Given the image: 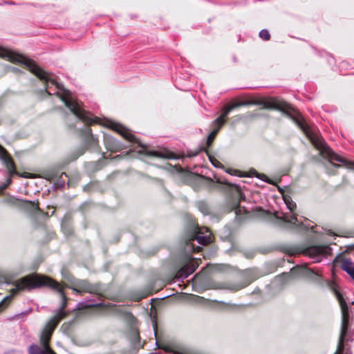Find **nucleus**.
Here are the masks:
<instances>
[{"mask_svg": "<svg viewBox=\"0 0 354 354\" xmlns=\"http://www.w3.org/2000/svg\"><path fill=\"white\" fill-rule=\"evenodd\" d=\"M43 286L51 288L58 292L61 295L62 304L56 315L47 322L41 334L40 342L43 348L32 345L29 348V354H57L50 348L49 342L58 324L66 316V312L64 310L66 307V297L61 284L49 277L38 274H32L24 277V290L25 288H38Z\"/></svg>", "mask_w": 354, "mask_h": 354, "instance_id": "f257e3e1", "label": "nucleus"}, {"mask_svg": "<svg viewBox=\"0 0 354 354\" xmlns=\"http://www.w3.org/2000/svg\"><path fill=\"white\" fill-rule=\"evenodd\" d=\"M259 104L262 105L265 109H273L281 111L288 114H293V120L308 138L312 144L319 151L320 154L324 158L328 159L330 162H332V161L339 162L348 168L354 167V162L348 161L346 158L335 153L326 145L322 137L316 132L313 127L310 126L305 121L303 117L297 113L291 105L278 98L264 100L261 101Z\"/></svg>", "mask_w": 354, "mask_h": 354, "instance_id": "f03ea898", "label": "nucleus"}, {"mask_svg": "<svg viewBox=\"0 0 354 354\" xmlns=\"http://www.w3.org/2000/svg\"><path fill=\"white\" fill-rule=\"evenodd\" d=\"M24 67L27 68L32 73L39 78L45 86V90L48 95H57L64 102L66 107L76 116L86 124L97 122L98 118L93 119L92 115L84 110L80 102L74 98L72 93L64 89L62 85L55 79V76L49 74L39 68L32 59L24 55Z\"/></svg>", "mask_w": 354, "mask_h": 354, "instance_id": "7ed1b4c3", "label": "nucleus"}, {"mask_svg": "<svg viewBox=\"0 0 354 354\" xmlns=\"http://www.w3.org/2000/svg\"><path fill=\"white\" fill-rule=\"evenodd\" d=\"M212 233L207 227H199L194 221H192L186 240V250L188 252L199 251L201 248H195L192 243L194 240L201 245H206L212 242Z\"/></svg>", "mask_w": 354, "mask_h": 354, "instance_id": "20e7f679", "label": "nucleus"}, {"mask_svg": "<svg viewBox=\"0 0 354 354\" xmlns=\"http://www.w3.org/2000/svg\"><path fill=\"white\" fill-rule=\"evenodd\" d=\"M283 198L290 212H275L274 217L284 224H288L292 227H301L302 222L298 219L297 214L295 213V210L297 208L296 203L289 196L283 195Z\"/></svg>", "mask_w": 354, "mask_h": 354, "instance_id": "39448f33", "label": "nucleus"}, {"mask_svg": "<svg viewBox=\"0 0 354 354\" xmlns=\"http://www.w3.org/2000/svg\"><path fill=\"white\" fill-rule=\"evenodd\" d=\"M335 293L342 310V326L337 346V352L340 353L343 349V343L347 335L348 327L350 323V316L347 304L342 295L337 290H335Z\"/></svg>", "mask_w": 354, "mask_h": 354, "instance_id": "423d86ee", "label": "nucleus"}, {"mask_svg": "<svg viewBox=\"0 0 354 354\" xmlns=\"http://www.w3.org/2000/svg\"><path fill=\"white\" fill-rule=\"evenodd\" d=\"M0 160L2 161L3 164L6 167L10 176H11L13 174H17L14 162H13L11 156L8 153V151L6 150V149L3 148L1 145H0ZM10 183H11V178H10V177H9L7 180V182L0 187V190L2 191L4 189H6L10 184Z\"/></svg>", "mask_w": 354, "mask_h": 354, "instance_id": "0eeeda50", "label": "nucleus"}, {"mask_svg": "<svg viewBox=\"0 0 354 354\" xmlns=\"http://www.w3.org/2000/svg\"><path fill=\"white\" fill-rule=\"evenodd\" d=\"M330 248L328 246L313 245L306 248L304 254L313 259L315 262H319L323 256L330 252Z\"/></svg>", "mask_w": 354, "mask_h": 354, "instance_id": "6e6552de", "label": "nucleus"}, {"mask_svg": "<svg viewBox=\"0 0 354 354\" xmlns=\"http://www.w3.org/2000/svg\"><path fill=\"white\" fill-rule=\"evenodd\" d=\"M104 125L119 133L126 140H129V142H138L136 137L120 124L114 122L111 120H106Z\"/></svg>", "mask_w": 354, "mask_h": 354, "instance_id": "1a4fd4ad", "label": "nucleus"}, {"mask_svg": "<svg viewBox=\"0 0 354 354\" xmlns=\"http://www.w3.org/2000/svg\"><path fill=\"white\" fill-rule=\"evenodd\" d=\"M253 102L250 101H241L236 103L227 104L223 107L221 115L218 118L216 119V122H220L221 124L225 123V118L227 116V115L230 113L231 111H233L234 109L241 106L251 104Z\"/></svg>", "mask_w": 354, "mask_h": 354, "instance_id": "9d476101", "label": "nucleus"}, {"mask_svg": "<svg viewBox=\"0 0 354 354\" xmlns=\"http://www.w3.org/2000/svg\"><path fill=\"white\" fill-rule=\"evenodd\" d=\"M198 266V263L197 262L194 260L190 261L178 271L176 277L186 279L196 270Z\"/></svg>", "mask_w": 354, "mask_h": 354, "instance_id": "9b49d317", "label": "nucleus"}, {"mask_svg": "<svg viewBox=\"0 0 354 354\" xmlns=\"http://www.w3.org/2000/svg\"><path fill=\"white\" fill-rule=\"evenodd\" d=\"M0 57L7 59L15 64L22 62V55L1 47H0Z\"/></svg>", "mask_w": 354, "mask_h": 354, "instance_id": "f8f14e48", "label": "nucleus"}, {"mask_svg": "<svg viewBox=\"0 0 354 354\" xmlns=\"http://www.w3.org/2000/svg\"><path fill=\"white\" fill-rule=\"evenodd\" d=\"M142 147L143 148L142 153H144L147 156L167 159L175 158L174 154L165 149L159 151H147L145 149L144 146H142ZM139 152L141 153V151H139Z\"/></svg>", "mask_w": 354, "mask_h": 354, "instance_id": "ddd939ff", "label": "nucleus"}, {"mask_svg": "<svg viewBox=\"0 0 354 354\" xmlns=\"http://www.w3.org/2000/svg\"><path fill=\"white\" fill-rule=\"evenodd\" d=\"M71 288L77 292H92L93 289L88 281L84 280L75 281Z\"/></svg>", "mask_w": 354, "mask_h": 354, "instance_id": "4468645a", "label": "nucleus"}, {"mask_svg": "<svg viewBox=\"0 0 354 354\" xmlns=\"http://www.w3.org/2000/svg\"><path fill=\"white\" fill-rule=\"evenodd\" d=\"M341 268L354 280V263L353 261L349 259H344L342 261Z\"/></svg>", "mask_w": 354, "mask_h": 354, "instance_id": "2eb2a0df", "label": "nucleus"}, {"mask_svg": "<svg viewBox=\"0 0 354 354\" xmlns=\"http://www.w3.org/2000/svg\"><path fill=\"white\" fill-rule=\"evenodd\" d=\"M225 123H218L216 122V120L212 122V126L214 127V129L209 133L207 140V146H210L214 141L215 137L216 136L217 133L220 131L221 128Z\"/></svg>", "mask_w": 354, "mask_h": 354, "instance_id": "dca6fc26", "label": "nucleus"}, {"mask_svg": "<svg viewBox=\"0 0 354 354\" xmlns=\"http://www.w3.org/2000/svg\"><path fill=\"white\" fill-rule=\"evenodd\" d=\"M104 144L106 149L111 151H118L121 149V146L112 138L106 137L104 138Z\"/></svg>", "mask_w": 354, "mask_h": 354, "instance_id": "f3484780", "label": "nucleus"}, {"mask_svg": "<svg viewBox=\"0 0 354 354\" xmlns=\"http://www.w3.org/2000/svg\"><path fill=\"white\" fill-rule=\"evenodd\" d=\"M24 210L30 211L32 213H40L41 210L38 205L34 202L24 199Z\"/></svg>", "mask_w": 354, "mask_h": 354, "instance_id": "a211bd4d", "label": "nucleus"}, {"mask_svg": "<svg viewBox=\"0 0 354 354\" xmlns=\"http://www.w3.org/2000/svg\"><path fill=\"white\" fill-rule=\"evenodd\" d=\"M86 145L88 147H95L97 145V140L91 134V129H86Z\"/></svg>", "mask_w": 354, "mask_h": 354, "instance_id": "6ab92c4d", "label": "nucleus"}, {"mask_svg": "<svg viewBox=\"0 0 354 354\" xmlns=\"http://www.w3.org/2000/svg\"><path fill=\"white\" fill-rule=\"evenodd\" d=\"M124 316L127 318V319H128L131 322V324L133 325V328H132V339H133V340L135 342L138 341L140 339L139 333H138V330L133 326L134 321H135L134 317L131 313H124Z\"/></svg>", "mask_w": 354, "mask_h": 354, "instance_id": "aec40b11", "label": "nucleus"}, {"mask_svg": "<svg viewBox=\"0 0 354 354\" xmlns=\"http://www.w3.org/2000/svg\"><path fill=\"white\" fill-rule=\"evenodd\" d=\"M6 203L9 205L15 207H20L22 204L21 200L16 198L15 197H9L6 199Z\"/></svg>", "mask_w": 354, "mask_h": 354, "instance_id": "412c9836", "label": "nucleus"}, {"mask_svg": "<svg viewBox=\"0 0 354 354\" xmlns=\"http://www.w3.org/2000/svg\"><path fill=\"white\" fill-rule=\"evenodd\" d=\"M259 37L263 40L268 41L270 38V35L267 30L263 29L259 32Z\"/></svg>", "mask_w": 354, "mask_h": 354, "instance_id": "4be33fe9", "label": "nucleus"}, {"mask_svg": "<svg viewBox=\"0 0 354 354\" xmlns=\"http://www.w3.org/2000/svg\"><path fill=\"white\" fill-rule=\"evenodd\" d=\"M11 280L6 275L0 273V283H10Z\"/></svg>", "mask_w": 354, "mask_h": 354, "instance_id": "5701e85b", "label": "nucleus"}, {"mask_svg": "<svg viewBox=\"0 0 354 354\" xmlns=\"http://www.w3.org/2000/svg\"><path fill=\"white\" fill-rule=\"evenodd\" d=\"M12 295L7 296L3 299V300L0 303V308L5 307V306L11 300Z\"/></svg>", "mask_w": 354, "mask_h": 354, "instance_id": "b1692460", "label": "nucleus"}, {"mask_svg": "<svg viewBox=\"0 0 354 354\" xmlns=\"http://www.w3.org/2000/svg\"><path fill=\"white\" fill-rule=\"evenodd\" d=\"M21 283L22 281L21 279H19L17 282V283L15 285L14 288H12V291L13 292L12 294H15L17 291L20 290L21 289Z\"/></svg>", "mask_w": 354, "mask_h": 354, "instance_id": "393cba45", "label": "nucleus"}, {"mask_svg": "<svg viewBox=\"0 0 354 354\" xmlns=\"http://www.w3.org/2000/svg\"><path fill=\"white\" fill-rule=\"evenodd\" d=\"M209 160L215 167H220L221 165L218 160H216L214 157L209 156Z\"/></svg>", "mask_w": 354, "mask_h": 354, "instance_id": "a878e982", "label": "nucleus"}, {"mask_svg": "<svg viewBox=\"0 0 354 354\" xmlns=\"http://www.w3.org/2000/svg\"><path fill=\"white\" fill-rule=\"evenodd\" d=\"M249 283H250V282H248V283H244V284H243V285H239V286H237V287H236V288H234L233 290H240V289H241V288H244V287L247 286Z\"/></svg>", "mask_w": 354, "mask_h": 354, "instance_id": "bb28decb", "label": "nucleus"}, {"mask_svg": "<svg viewBox=\"0 0 354 354\" xmlns=\"http://www.w3.org/2000/svg\"><path fill=\"white\" fill-rule=\"evenodd\" d=\"M23 176H24V178H33V175L32 174H31L30 173H28V172H25V171H24Z\"/></svg>", "mask_w": 354, "mask_h": 354, "instance_id": "cd10ccee", "label": "nucleus"}, {"mask_svg": "<svg viewBox=\"0 0 354 354\" xmlns=\"http://www.w3.org/2000/svg\"><path fill=\"white\" fill-rule=\"evenodd\" d=\"M241 211V207L240 206H237L236 208H235V213L237 214L239 213V212Z\"/></svg>", "mask_w": 354, "mask_h": 354, "instance_id": "c85d7f7f", "label": "nucleus"}, {"mask_svg": "<svg viewBox=\"0 0 354 354\" xmlns=\"http://www.w3.org/2000/svg\"><path fill=\"white\" fill-rule=\"evenodd\" d=\"M84 150H82L80 153H79V154H78L77 156H76L74 158V159L77 158V157H78V156H80V155L83 154V153H84Z\"/></svg>", "mask_w": 354, "mask_h": 354, "instance_id": "c756f323", "label": "nucleus"}, {"mask_svg": "<svg viewBox=\"0 0 354 354\" xmlns=\"http://www.w3.org/2000/svg\"><path fill=\"white\" fill-rule=\"evenodd\" d=\"M97 304H88L89 306H97Z\"/></svg>", "mask_w": 354, "mask_h": 354, "instance_id": "7c9ffc66", "label": "nucleus"}, {"mask_svg": "<svg viewBox=\"0 0 354 354\" xmlns=\"http://www.w3.org/2000/svg\"><path fill=\"white\" fill-rule=\"evenodd\" d=\"M333 165H334L335 167H339V165H337V164H333Z\"/></svg>", "mask_w": 354, "mask_h": 354, "instance_id": "2f4dec72", "label": "nucleus"}, {"mask_svg": "<svg viewBox=\"0 0 354 354\" xmlns=\"http://www.w3.org/2000/svg\"><path fill=\"white\" fill-rule=\"evenodd\" d=\"M12 68V70L13 71H17V68Z\"/></svg>", "mask_w": 354, "mask_h": 354, "instance_id": "473e14b6", "label": "nucleus"}, {"mask_svg": "<svg viewBox=\"0 0 354 354\" xmlns=\"http://www.w3.org/2000/svg\"><path fill=\"white\" fill-rule=\"evenodd\" d=\"M221 183L227 184L226 182H221Z\"/></svg>", "mask_w": 354, "mask_h": 354, "instance_id": "72a5a7b5", "label": "nucleus"}]
</instances>
